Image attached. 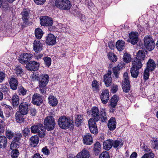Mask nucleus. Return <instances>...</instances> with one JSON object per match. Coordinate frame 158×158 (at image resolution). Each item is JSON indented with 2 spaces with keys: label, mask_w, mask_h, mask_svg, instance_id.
Instances as JSON below:
<instances>
[{
  "label": "nucleus",
  "mask_w": 158,
  "mask_h": 158,
  "mask_svg": "<svg viewBox=\"0 0 158 158\" xmlns=\"http://www.w3.org/2000/svg\"><path fill=\"white\" fill-rule=\"evenodd\" d=\"M111 74V72L108 73L104 77V81L107 87L110 86L111 85L112 78Z\"/></svg>",
  "instance_id": "obj_21"
},
{
  "label": "nucleus",
  "mask_w": 158,
  "mask_h": 158,
  "mask_svg": "<svg viewBox=\"0 0 158 158\" xmlns=\"http://www.w3.org/2000/svg\"><path fill=\"white\" fill-rule=\"evenodd\" d=\"M29 105L27 102H22L19 106V113L23 115L27 114L29 111Z\"/></svg>",
  "instance_id": "obj_8"
},
{
  "label": "nucleus",
  "mask_w": 158,
  "mask_h": 158,
  "mask_svg": "<svg viewBox=\"0 0 158 158\" xmlns=\"http://www.w3.org/2000/svg\"><path fill=\"white\" fill-rule=\"evenodd\" d=\"M152 147L155 150L158 149V140L157 138H154L151 140Z\"/></svg>",
  "instance_id": "obj_42"
},
{
  "label": "nucleus",
  "mask_w": 158,
  "mask_h": 158,
  "mask_svg": "<svg viewBox=\"0 0 158 158\" xmlns=\"http://www.w3.org/2000/svg\"><path fill=\"white\" fill-rule=\"evenodd\" d=\"M22 137V136L21 134L18 133L17 134V135L15 137L13 141L16 143V142L18 143L19 140Z\"/></svg>",
  "instance_id": "obj_58"
},
{
  "label": "nucleus",
  "mask_w": 158,
  "mask_h": 158,
  "mask_svg": "<svg viewBox=\"0 0 158 158\" xmlns=\"http://www.w3.org/2000/svg\"><path fill=\"white\" fill-rule=\"evenodd\" d=\"M4 122L1 120L0 121V135H1L4 132Z\"/></svg>",
  "instance_id": "obj_60"
},
{
  "label": "nucleus",
  "mask_w": 158,
  "mask_h": 158,
  "mask_svg": "<svg viewBox=\"0 0 158 158\" xmlns=\"http://www.w3.org/2000/svg\"><path fill=\"white\" fill-rule=\"evenodd\" d=\"M144 46L149 51L153 50L155 46V44L152 37L150 35H147L144 38Z\"/></svg>",
  "instance_id": "obj_4"
},
{
  "label": "nucleus",
  "mask_w": 158,
  "mask_h": 158,
  "mask_svg": "<svg viewBox=\"0 0 158 158\" xmlns=\"http://www.w3.org/2000/svg\"><path fill=\"white\" fill-rule=\"evenodd\" d=\"M35 3L37 5H41L43 4L46 0H34Z\"/></svg>",
  "instance_id": "obj_63"
},
{
  "label": "nucleus",
  "mask_w": 158,
  "mask_h": 158,
  "mask_svg": "<svg viewBox=\"0 0 158 158\" xmlns=\"http://www.w3.org/2000/svg\"><path fill=\"white\" fill-rule=\"evenodd\" d=\"M87 113L89 115H91L93 120L95 122H97L100 119V113L99 109L98 107L96 106L93 107L91 110L87 112Z\"/></svg>",
  "instance_id": "obj_6"
},
{
  "label": "nucleus",
  "mask_w": 158,
  "mask_h": 158,
  "mask_svg": "<svg viewBox=\"0 0 158 158\" xmlns=\"http://www.w3.org/2000/svg\"><path fill=\"white\" fill-rule=\"evenodd\" d=\"M113 140L109 139L103 142V147L106 150H109L113 147Z\"/></svg>",
  "instance_id": "obj_23"
},
{
  "label": "nucleus",
  "mask_w": 158,
  "mask_h": 158,
  "mask_svg": "<svg viewBox=\"0 0 158 158\" xmlns=\"http://www.w3.org/2000/svg\"><path fill=\"white\" fill-rule=\"evenodd\" d=\"M116 121L114 117H112L109 120L108 127L111 131L114 130L116 127Z\"/></svg>",
  "instance_id": "obj_18"
},
{
  "label": "nucleus",
  "mask_w": 158,
  "mask_h": 158,
  "mask_svg": "<svg viewBox=\"0 0 158 158\" xmlns=\"http://www.w3.org/2000/svg\"><path fill=\"white\" fill-rule=\"evenodd\" d=\"M43 32L41 29L38 28L35 31V37L38 39H40L43 35Z\"/></svg>",
  "instance_id": "obj_41"
},
{
  "label": "nucleus",
  "mask_w": 158,
  "mask_h": 158,
  "mask_svg": "<svg viewBox=\"0 0 158 158\" xmlns=\"http://www.w3.org/2000/svg\"><path fill=\"white\" fill-rule=\"evenodd\" d=\"M109 94L107 89L103 90L100 95V98L103 104L106 103L109 98Z\"/></svg>",
  "instance_id": "obj_14"
},
{
  "label": "nucleus",
  "mask_w": 158,
  "mask_h": 158,
  "mask_svg": "<svg viewBox=\"0 0 158 158\" xmlns=\"http://www.w3.org/2000/svg\"><path fill=\"white\" fill-rule=\"evenodd\" d=\"M39 62L35 61H31L27 65V68L28 70L35 71L38 70L39 68Z\"/></svg>",
  "instance_id": "obj_9"
},
{
  "label": "nucleus",
  "mask_w": 158,
  "mask_h": 158,
  "mask_svg": "<svg viewBox=\"0 0 158 158\" xmlns=\"http://www.w3.org/2000/svg\"><path fill=\"white\" fill-rule=\"evenodd\" d=\"M84 143L87 145H90L93 143V139L91 134L89 133L86 134L83 137Z\"/></svg>",
  "instance_id": "obj_22"
},
{
  "label": "nucleus",
  "mask_w": 158,
  "mask_h": 158,
  "mask_svg": "<svg viewBox=\"0 0 158 158\" xmlns=\"http://www.w3.org/2000/svg\"><path fill=\"white\" fill-rule=\"evenodd\" d=\"M19 153L17 150H12L11 152V156L13 158H16L19 155Z\"/></svg>",
  "instance_id": "obj_54"
},
{
  "label": "nucleus",
  "mask_w": 158,
  "mask_h": 158,
  "mask_svg": "<svg viewBox=\"0 0 158 158\" xmlns=\"http://www.w3.org/2000/svg\"><path fill=\"white\" fill-rule=\"evenodd\" d=\"M100 119L102 122H106L107 120V116L106 113V110L103 108L100 109Z\"/></svg>",
  "instance_id": "obj_19"
},
{
  "label": "nucleus",
  "mask_w": 158,
  "mask_h": 158,
  "mask_svg": "<svg viewBox=\"0 0 158 158\" xmlns=\"http://www.w3.org/2000/svg\"><path fill=\"white\" fill-rule=\"evenodd\" d=\"M89 128L91 132L94 134L98 133V130L95 121L93 119H90L88 121Z\"/></svg>",
  "instance_id": "obj_10"
},
{
  "label": "nucleus",
  "mask_w": 158,
  "mask_h": 158,
  "mask_svg": "<svg viewBox=\"0 0 158 158\" xmlns=\"http://www.w3.org/2000/svg\"><path fill=\"white\" fill-rule=\"evenodd\" d=\"M101 146L100 143L98 142H97L94 144V151L95 155H98L101 151Z\"/></svg>",
  "instance_id": "obj_39"
},
{
  "label": "nucleus",
  "mask_w": 158,
  "mask_h": 158,
  "mask_svg": "<svg viewBox=\"0 0 158 158\" xmlns=\"http://www.w3.org/2000/svg\"><path fill=\"white\" fill-rule=\"evenodd\" d=\"M142 62V61L135 59L132 61V67L139 69L143 66Z\"/></svg>",
  "instance_id": "obj_25"
},
{
  "label": "nucleus",
  "mask_w": 158,
  "mask_h": 158,
  "mask_svg": "<svg viewBox=\"0 0 158 158\" xmlns=\"http://www.w3.org/2000/svg\"><path fill=\"white\" fill-rule=\"evenodd\" d=\"M43 43L38 40H35L33 44V49L36 52L41 51L42 50Z\"/></svg>",
  "instance_id": "obj_16"
},
{
  "label": "nucleus",
  "mask_w": 158,
  "mask_h": 158,
  "mask_svg": "<svg viewBox=\"0 0 158 158\" xmlns=\"http://www.w3.org/2000/svg\"><path fill=\"white\" fill-rule=\"evenodd\" d=\"M43 128L44 126L43 124L38 123L31 127V131L33 133H37L40 137H44L45 136V133L43 129Z\"/></svg>",
  "instance_id": "obj_2"
},
{
  "label": "nucleus",
  "mask_w": 158,
  "mask_h": 158,
  "mask_svg": "<svg viewBox=\"0 0 158 158\" xmlns=\"http://www.w3.org/2000/svg\"><path fill=\"white\" fill-rule=\"evenodd\" d=\"M123 59L124 61L126 63L130 62L131 60V58L130 55L127 53L124 54Z\"/></svg>",
  "instance_id": "obj_45"
},
{
  "label": "nucleus",
  "mask_w": 158,
  "mask_h": 158,
  "mask_svg": "<svg viewBox=\"0 0 158 158\" xmlns=\"http://www.w3.org/2000/svg\"><path fill=\"white\" fill-rule=\"evenodd\" d=\"M7 139L4 136H0V148H4L6 146Z\"/></svg>",
  "instance_id": "obj_36"
},
{
  "label": "nucleus",
  "mask_w": 158,
  "mask_h": 158,
  "mask_svg": "<svg viewBox=\"0 0 158 158\" xmlns=\"http://www.w3.org/2000/svg\"><path fill=\"white\" fill-rule=\"evenodd\" d=\"M139 69L132 67L130 70V72L132 77L134 78H136L139 73Z\"/></svg>",
  "instance_id": "obj_40"
},
{
  "label": "nucleus",
  "mask_w": 158,
  "mask_h": 158,
  "mask_svg": "<svg viewBox=\"0 0 158 158\" xmlns=\"http://www.w3.org/2000/svg\"><path fill=\"white\" fill-rule=\"evenodd\" d=\"M23 115L19 113V114L17 113L16 114V119L17 122L19 123H21L23 122L24 119L23 118Z\"/></svg>",
  "instance_id": "obj_49"
},
{
  "label": "nucleus",
  "mask_w": 158,
  "mask_h": 158,
  "mask_svg": "<svg viewBox=\"0 0 158 158\" xmlns=\"http://www.w3.org/2000/svg\"><path fill=\"white\" fill-rule=\"evenodd\" d=\"M15 73L17 76H21L24 73L23 69L19 66L17 65L15 69Z\"/></svg>",
  "instance_id": "obj_38"
},
{
  "label": "nucleus",
  "mask_w": 158,
  "mask_h": 158,
  "mask_svg": "<svg viewBox=\"0 0 158 158\" xmlns=\"http://www.w3.org/2000/svg\"><path fill=\"white\" fill-rule=\"evenodd\" d=\"M49 77L46 74H42L39 77V85H46L49 81Z\"/></svg>",
  "instance_id": "obj_13"
},
{
  "label": "nucleus",
  "mask_w": 158,
  "mask_h": 158,
  "mask_svg": "<svg viewBox=\"0 0 158 158\" xmlns=\"http://www.w3.org/2000/svg\"><path fill=\"white\" fill-rule=\"evenodd\" d=\"M109 153L107 151L102 152L100 155L99 158H109Z\"/></svg>",
  "instance_id": "obj_53"
},
{
  "label": "nucleus",
  "mask_w": 158,
  "mask_h": 158,
  "mask_svg": "<svg viewBox=\"0 0 158 158\" xmlns=\"http://www.w3.org/2000/svg\"><path fill=\"white\" fill-rule=\"evenodd\" d=\"M21 15L22 16V19L24 23L26 24H28V19L29 17L28 11L26 9H23L21 13Z\"/></svg>",
  "instance_id": "obj_35"
},
{
  "label": "nucleus",
  "mask_w": 158,
  "mask_h": 158,
  "mask_svg": "<svg viewBox=\"0 0 158 158\" xmlns=\"http://www.w3.org/2000/svg\"><path fill=\"white\" fill-rule=\"evenodd\" d=\"M44 124L48 131L53 130L55 127L56 122L53 117L51 116H47L44 119Z\"/></svg>",
  "instance_id": "obj_3"
},
{
  "label": "nucleus",
  "mask_w": 158,
  "mask_h": 158,
  "mask_svg": "<svg viewBox=\"0 0 158 158\" xmlns=\"http://www.w3.org/2000/svg\"><path fill=\"white\" fill-rule=\"evenodd\" d=\"M9 83L11 88L13 90H15L17 89L18 82L16 79L14 77L11 78L10 79Z\"/></svg>",
  "instance_id": "obj_28"
},
{
  "label": "nucleus",
  "mask_w": 158,
  "mask_h": 158,
  "mask_svg": "<svg viewBox=\"0 0 158 158\" xmlns=\"http://www.w3.org/2000/svg\"><path fill=\"white\" fill-rule=\"evenodd\" d=\"M40 20L42 26L50 27L52 25L53 21L52 19L47 16H44Z\"/></svg>",
  "instance_id": "obj_11"
},
{
  "label": "nucleus",
  "mask_w": 158,
  "mask_h": 158,
  "mask_svg": "<svg viewBox=\"0 0 158 158\" xmlns=\"http://www.w3.org/2000/svg\"><path fill=\"white\" fill-rule=\"evenodd\" d=\"M107 56L108 58L112 62H115L117 61V56L112 52H109L108 53Z\"/></svg>",
  "instance_id": "obj_44"
},
{
  "label": "nucleus",
  "mask_w": 158,
  "mask_h": 158,
  "mask_svg": "<svg viewBox=\"0 0 158 158\" xmlns=\"http://www.w3.org/2000/svg\"><path fill=\"white\" fill-rule=\"evenodd\" d=\"M46 86L43 85H39L38 88L40 90V93L42 94H45L46 92Z\"/></svg>",
  "instance_id": "obj_52"
},
{
  "label": "nucleus",
  "mask_w": 158,
  "mask_h": 158,
  "mask_svg": "<svg viewBox=\"0 0 158 158\" xmlns=\"http://www.w3.org/2000/svg\"><path fill=\"white\" fill-rule=\"evenodd\" d=\"M43 60L46 66L48 67H49L51 64V58L49 57H45L43 58Z\"/></svg>",
  "instance_id": "obj_50"
},
{
  "label": "nucleus",
  "mask_w": 158,
  "mask_h": 158,
  "mask_svg": "<svg viewBox=\"0 0 158 158\" xmlns=\"http://www.w3.org/2000/svg\"><path fill=\"white\" fill-rule=\"evenodd\" d=\"M0 90L5 94H8L9 92V89L5 85L1 84L0 85Z\"/></svg>",
  "instance_id": "obj_46"
},
{
  "label": "nucleus",
  "mask_w": 158,
  "mask_h": 158,
  "mask_svg": "<svg viewBox=\"0 0 158 158\" xmlns=\"http://www.w3.org/2000/svg\"><path fill=\"white\" fill-rule=\"evenodd\" d=\"M30 112L31 114L33 116H35L37 113L36 110L35 108H31L30 110Z\"/></svg>",
  "instance_id": "obj_64"
},
{
  "label": "nucleus",
  "mask_w": 158,
  "mask_h": 158,
  "mask_svg": "<svg viewBox=\"0 0 158 158\" xmlns=\"http://www.w3.org/2000/svg\"><path fill=\"white\" fill-rule=\"evenodd\" d=\"M113 147L117 149L121 148L123 145V143L121 140H113Z\"/></svg>",
  "instance_id": "obj_33"
},
{
  "label": "nucleus",
  "mask_w": 158,
  "mask_h": 158,
  "mask_svg": "<svg viewBox=\"0 0 158 158\" xmlns=\"http://www.w3.org/2000/svg\"><path fill=\"white\" fill-rule=\"evenodd\" d=\"M12 104L13 107H17L19 104V98L16 94H13L11 99Z\"/></svg>",
  "instance_id": "obj_26"
},
{
  "label": "nucleus",
  "mask_w": 158,
  "mask_h": 158,
  "mask_svg": "<svg viewBox=\"0 0 158 158\" xmlns=\"http://www.w3.org/2000/svg\"><path fill=\"white\" fill-rule=\"evenodd\" d=\"M23 135L24 136H28L30 133V131L29 129L26 127L22 131Z\"/></svg>",
  "instance_id": "obj_59"
},
{
  "label": "nucleus",
  "mask_w": 158,
  "mask_h": 158,
  "mask_svg": "<svg viewBox=\"0 0 158 158\" xmlns=\"http://www.w3.org/2000/svg\"><path fill=\"white\" fill-rule=\"evenodd\" d=\"M120 68V66L119 64L113 68V71L114 75L116 78L118 77L119 72Z\"/></svg>",
  "instance_id": "obj_47"
},
{
  "label": "nucleus",
  "mask_w": 158,
  "mask_h": 158,
  "mask_svg": "<svg viewBox=\"0 0 158 158\" xmlns=\"http://www.w3.org/2000/svg\"><path fill=\"white\" fill-rule=\"evenodd\" d=\"M72 120L69 118L64 116L60 117L58 121V124L59 127L63 129H66L73 126Z\"/></svg>",
  "instance_id": "obj_1"
},
{
  "label": "nucleus",
  "mask_w": 158,
  "mask_h": 158,
  "mask_svg": "<svg viewBox=\"0 0 158 158\" xmlns=\"http://www.w3.org/2000/svg\"><path fill=\"white\" fill-rule=\"evenodd\" d=\"M48 103L52 106H56L58 103L57 99L53 95H50L48 98Z\"/></svg>",
  "instance_id": "obj_24"
},
{
  "label": "nucleus",
  "mask_w": 158,
  "mask_h": 158,
  "mask_svg": "<svg viewBox=\"0 0 158 158\" xmlns=\"http://www.w3.org/2000/svg\"><path fill=\"white\" fill-rule=\"evenodd\" d=\"M136 59L143 62L145 57V52L142 50H139L137 53Z\"/></svg>",
  "instance_id": "obj_32"
},
{
  "label": "nucleus",
  "mask_w": 158,
  "mask_h": 158,
  "mask_svg": "<svg viewBox=\"0 0 158 158\" xmlns=\"http://www.w3.org/2000/svg\"><path fill=\"white\" fill-rule=\"evenodd\" d=\"M31 57V54L24 53L20 56L19 60L20 63L25 64L30 60Z\"/></svg>",
  "instance_id": "obj_7"
},
{
  "label": "nucleus",
  "mask_w": 158,
  "mask_h": 158,
  "mask_svg": "<svg viewBox=\"0 0 158 158\" xmlns=\"http://www.w3.org/2000/svg\"><path fill=\"white\" fill-rule=\"evenodd\" d=\"M6 135L7 138L9 139H11L14 136V134L11 131L7 130L6 131Z\"/></svg>",
  "instance_id": "obj_55"
},
{
  "label": "nucleus",
  "mask_w": 158,
  "mask_h": 158,
  "mask_svg": "<svg viewBox=\"0 0 158 158\" xmlns=\"http://www.w3.org/2000/svg\"><path fill=\"white\" fill-rule=\"evenodd\" d=\"M84 120L83 115L79 114L77 115L75 117V125L77 127L81 126L84 121Z\"/></svg>",
  "instance_id": "obj_31"
},
{
  "label": "nucleus",
  "mask_w": 158,
  "mask_h": 158,
  "mask_svg": "<svg viewBox=\"0 0 158 158\" xmlns=\"http://www.w3.org/2000/svg\"><path fill=\"white\" fill-rule=\"evenodd\" d=\"M32 102L35 105L39 106L43 102L42 97L39 94H35L33 96Z\"/></svg>",
  "instance_id": "obj_12"
},
{
  "label": "nucleus",
  "mask_w": 158,
  "mask_h": 158,
  "mask_svg": "<svg viewBox=\"0 0 158 158\" xmlns=\"http://www.w3.org/2000/svg\"><path fill=\"white\" fill-rule=\"evenodd\" d=\"M56 43V37L52 34H48L46 37V43L50 45H54Z\"/></svg>",
  "instance_id": "obj_17"
},
{
  "label": "nucleus",
  "mask_w": 158,
  "mask_h": 158,
  "mask_svg": "<svg viewBox=\"0 0 158 158\" xmlns=\"http://www.w3.org/2000/svg\"><path fill=\"white\" fill-rule=\"evenodd\" d=\"M10 109H8L5 110L4 111V113L7 117H9L11 116V113L12 111V107H10Z\"/></svg>",
  "instance_id": "obj_56"
},
{
  "label": "nucleus",
  "mask_w": 158,
  "mask_h": 158,
  "mask_svg": "<svg viewBox=\"0 0 158 158\" xmlns=\"http://www.w3.org/2000/svg\"><path fill=\"white\" fill-rule=\"evenodd\" d=\"M30 145L32 147H35L38 143L39 139L38 136L34 135L32 136L29 139Z\"/></svg>",
  "instance_id": "obj_20"
},
{
  "label": "nucleus",
  "mask_w": 158,
  "mask_h": 158,
  "mask_svg": "<svg viewBox=\"0 0 158 158\" xmlns=\"http://www.w3.org/2000/svg\"><path fill=\"white\" fill-rule=\"evenodd\" d=\"M63 3H64V0H56L55 2V6L57 8L61 9Z\"/></svg>",
  "instance_id": "obj_48"
},
{
  "label": "nucleus",
  "mask_w": 158,
  "mask_h": 158,
  "mask_svg": "<svg viewBox=\"0 0 158 158\" xmlns=\"http://www.w3.org/2000/svg\"><path fill=\"white\" fill-rule=\"evenodd\" d=\"M118 100V96L114 95L112 98L110 102L111 107L115 108L117 105Z\"/></svg>",
  "instance_id": "obj_34"
},
{
  "label": "nucleus",
  "mask_w": 158,
  "mask_h": 158,
  "mask_svg": "<svg viewBox=\"0 0 158 158\" xmlns=\"http://www.w3.org/2000/svg\"><path fill=\"white\" fill-rule=\"evenodd\" d=\"M89 151L87 150L83 149L77 154V157L80 158H89Z\"/></svg>",
  "instance_id": "obj_29"
},
{
  "label": "nucleus",
  "mask_w": 158,
  "mask_h": 158,
  "mask_svg": "<svg viewBox=\"0 0 158 158\" xmlns=\"http://www.w3.org/2000/svg\"><path fill=\"white\" fill-rule=\"evenodd\" d=\"M123 80L122 81V89L124 92L127 93L130 90V84L128 73L125 72L123 75Z\"/></svg>",
  "instance_id": "obj_5"
},
{
  "label": "nucleus",
  "mask_w": 158,
  "mask_h": 158,
  "mask_svg": "<svg viewBox=\"0 0 158 158\" xmlns=\"http://www.w3.org/2000/svg\"><path fill=\"white\" fill-rule=\"evenodd\" d=\"M149 70L146 69L144 71L143 73V78L145 80H147L149 78Z\"/></svg>",
  "instance_id": "obj_57"
},
{
  "label": "nucleus",
  "mask_w": 158,
  "mask_h": 158,
  "mask_svg": "<svg viewBox=\"0 0 158 158\" xmlns=\"http://www.w3.org/2000/svg\"><path fill=\"white\" fill-rule=\"evenodd\" d=\"M125 43L123 40H119L116 43V46L117 49L119 51H122L125 47Z\"/></svg>",
  "instance_id": "obj_30"
},
{
  "label": "nucleus",
  "mask_w": 158,
  "mask_h": 158,
  "mask_svg": "<svg viewBox=\"0 0 158 158\" xmlns=\"http://www.w3.org/2000/svg\"><path fill=\"white\" fill-rule=\"evenodd\" d=\"M17 144V143L13 141L10 145V149L12 150H15Z\"/></svg>",
  "instance_id": "obj_61"
},
{
  "label": "nucleus",
  "mask_w": 158,
  "mask_h": 158,
  "mask_svg": "<svg viewBox=\"0 0 158 158\" xmlns=\"http://www.w3.org/2000/svg\"><path fill=\"white\" fill-rule=\"evenodd\" d=\"M138 32H132L129 34V37L130 39L128 40L129 42L132 44H136L138 41Z\"/></svg>",
  "instance_id": "obj_15"
},
{
  "label": "nucleus",
  "mask_w": 158,
  "mask_h": 158,
  "mask_svg": "<svg viewBox=\"0 0 158 158\" xmlns=\"http://www.w3.org/2000/svg\"><path fill=\"white\" fill-rule=\"evenodd\" d=\"M18 93L19 95H22L23 96L26 94L27 90L24 88L23 86H21L18 88Z\"/></svg>",
  "instance_id": "obj_51"
},
{
  "label": "nucleus",
  "mask_w": 158,
  "mask_h": 158,
  "mask_svg": "<svg viewBox=\"0 0 158 158\" xmlns=\"http://www.w3.org/2000/svg\"><path fill=\"white\" fill-rule=\"evenodd\" d=\"M92 85L93 90L94 92H97L99 91L98 84L96 81H93Z\"/></svg>",
  "instance_id": "obj_43"
},
{
  "label": "nucleus",
  "mask_w": 158,
  "mask_h": 158,
  "mask_svg": "<svg viewBox=\"0 0 158 158\" xmlns=\"http://www.w3.org/2000/svg\"><path fill=\"white\" fill-rule=\"evenodd\" d=\"M5 78V74L2 72H0V83L2 82Z\"/></svg>",
  "instance_id": "obj_62"
},
{
  "label": "nucleus",
  "mask_w": 158,
  "mask_h": 158,
  "mask_svg": "<svg viewBox=\"0 0 158 158\" xmlns=\"http://www.w3.org/2000/svg\"><path fill=\"white\" fill-rule=\"evenodd\" d=\"M64 3H63V6L60 9L62 10H69L71 8L72 5L70 2L69 0H64Z\"/></svg>",
  "instance_id": "obj_37"
},
{
  "label": "nucleus",
  "mask_w": 158,
  "mask_h": 158,
  "mask_svg": "<svg viewBox=\"0 0 158 158\" xmlns=\"http://www.w3.org/2000/svg\"><path fill=\"white\" fill-rule=\"evenodd\" d=\"M156 67V64L154 61L152 59H150L147 63V66L146 68L150 71H153Z\"/></svg>",
  "instance_id": "obj_27"
}]
</instances>
